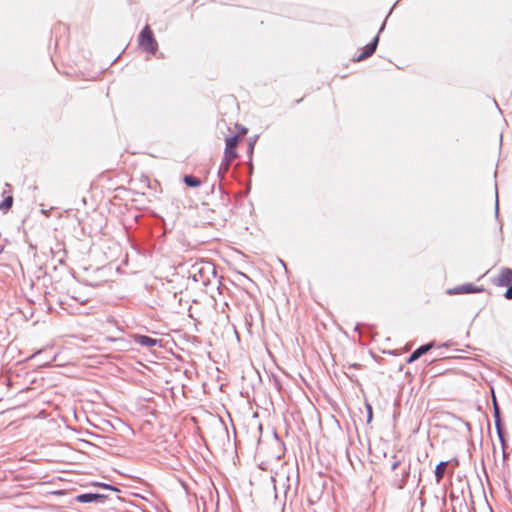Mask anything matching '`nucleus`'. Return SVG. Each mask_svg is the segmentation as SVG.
<instances>
[{
	"mask_svg": "<svg viewBox=\"0 0 512 512\" xmlns=\"http://www.w3.org/2000/svg\"><path fill=\"white\" fill-rule=\"evenodd\" d=\"M238 144V137L231 136L226 138L225 152L224 158L220 164L218 175L223 177V175L229 170L231 163L236 159V146Z\"/></svg>",
	"mask_w": 512,
	"mask_h": 512,
	"instance_id": "nucleus-1",
	"label": "nucleus"
},
{
	"mask_svg": "<svg viewBox=\"0 0 512 512\" xmlns=\"http://www.w3.org/2000/svg\"><path fill=\"white\" fill-rule=\"evenodd\" d=\"M139 46L147 53L155 54L158 49V44L153 36V32L148 25H146L138 37Z\"/></svg>",
	"mask_w": 512,
	"mask_h": 512,
	"instance_id": "nucleus-2",
	"label": "nucleus"
},
{
	"mask_svg": "<svg viewBox=\"0 0 512 512\" xmlns=\"http://www.w3.org/2000/svg\"><path fill=\"white\" fill-rule=\"evenodd\" d=\"M210 275H215V269L209 262H203L193 265V278L204 285L210 282Z\"/></svg>",
	"mask_w": 512,
	"mask_h": 512,
	"instance_id": "nucleus-3",
	"label": "nucleus"
},
{
	"mask_svg": "<svg viewBox=\"0 0 512 512\" xmlns=\"http://www.w3.org/2000/svg\"><path fill=\"white\" fill-rule=\"evenodd\" d=\"M483 290L484 289L482 287L474 286L471 283H465V284L458 285L456 287L448 289L447 294L456 295V294L480 293Z\"/></svg>",
	"mask_w": 512,
	"mask_h": 512,
	"instance_id": "nucleus-4",
	"label": "nucleus"
},
{
	"mask_svg": "<svg viewBox=\"0 0 512 512\" xmlns=\"http://www.w3.org/2000/svg\"><path fill=\"white\" fill-rule=\"evenodd\" d=\"M105 496L99 493H83L75 497V500L80 503H104Z\"/></svg>",
	"mask_w": 512,
	"mask_h": 512,
	"instance_id": "nucleus-5",
	"label": "nucleus"
},
{
	"mask_svg": "<svg viewBox=\"0 0 512 512\" xmlns=\"http://www.w3.org/2000/svg\"><path fill=\"white\" fill-rule=\"evenodd\" d=\"M378 42H379V36L377 35L374 37V39L372 40L371 43H369L368 45L365 46L364 51L359 56H357L354 59V61L360 62V61L370 57L375 52Z\"/></svg>",
	"mask_w": 512,
	"mask_h": 512,
	"instance_id": "nucleus-6",
	"label": "nucleus"
},
{
	"mask_svg": "<svg viewBox=\"0 0 512 512\" xmlns=\"http://www.w3.org/2000/svg\"><path fill=\"white\" fill-rule=\"evenodd\" d=\"M494 418H495V427L497 430V434H498L499 440L502 444V447L504 448L505 447V439H504L502 426H501L499 408L495 401H494Z\"/></svg>",
	"mask_w": 512,
	"mask_h": 512,
	"instance_id": "nucleus-7",
	"label": "nucleus"
},
{
	"mask_svg": "<svg viewBox=\"0 0 512 512\" xmlns=\"http://www.w3.org/2000/svg\"><path fill=\"white\" fill-rule=\"evenodd\" d=\"M433 347V343H428L425 345L420 346L415 351L412 352V354L409 356L407 362L412 363L419 359L422 355L427 353L431 348Z\"/></svg>",
	"mask_w": 512,
	"mask_h": 512,
	"instance_id": "nucleus-8",
	"label": "nucleus"
},
{
	"mask_svg": "<svg viewBox=\"0 0 512 512\" xmlns=\"http://www.w3.org/2000/svg\"><path fill=\"white\" fill-rule=\"evenodd\" d=\"M498 284L500 286H510L512 284V270L504 268L499 274Z\"/></svg>",
	"mask_w": 512,
	"mask_h": 512,
	"instance_id": "nucleus-9",
	"label": "nucleus"
},
{
	"mask_svg": "<svg viewBox=\"0 0 512 512\" xmlns=\"http://www.w3.org/2000/svg\"><path fill=\"white\" fill-rule=\"evenodd\" d=\"M136 342L144 347H153L158 343L157 339L151 338L146 335H138L136 336Z\"/></svg>",
	"mask_w": 512,
	"mask_h": 512,
	"instance_id": "nucleus-10",
	"label": "nucleus"
},
{
	"mask_svg": "<svg viewBox=\"0 0 512 512\" xmlns=\"http://www.w3.org/2000/svg\"><path fill=\"white\" fill-rule=\"evenodd\" d=\"M447 465L448 461H442L436 466L435 478L437 483H440V481L443 479Z\"/></svg>",
	"mask_w": 512,
	"mask_h": 512,
	"instance_id": "nucleus-11",
	"label": "nucleus"
},
{
	"mask_svg": "<svg viewBox=\"0 0 512 512\" xmlns=\"http://www.w3.org/2000/svg\"><path fill=\"white\" fill-rule=\"evenodd\" d=\"M184 182L189 187H198L201 184L200 179H198L192 175H186L184 177Z\"/></svg>",
	"mask_w": 512,
	"mask_h": 512,
	"instance_id": "nucleus-12",
	"label": "nucleus"
},
{
	"mask_svg": "<svg viewBox=\"0 0 512 512\" xmlns=\"http://www.w3.org/2000/svg\"><path fill=\"white\" fill-rule=\"evenodd\" d=\"M12 204L13 198L12 196H8L0 203V210L7 211L12 207Z\"/></svg>",
	"mask_w": 512,
	"mask_h": 512,
	"instance_id": "nucleus-13",
	"label": "nucleus"
},
{
	"mask_svg": "<svg viewBox=\"0 0 512 512\" xmlns=\"http://www.w3.org/2000/svg\"><path fill=\"white\" fill-rule=\"evenodd\" d=\"M505 297L507 299H512V286L511 285L508 286V289L505 292Z\"/></svg>",
	"mask_w": 512,
	"mask_h": 512,
	"instance_id": "nucleus-14",
	"label": "nucleus"
},
{
	"mask_svg": "<svg viewBox=\"0 0 512 512\" xmlns=\"http://www.w3.org/2000/svg\"><path fill=\"white\" fill-rule=\"evenodd\" d=\"M100 486L106 488V489H110V490H113V491H117L116 488L110 486V485H107V484H99Z\"/></svg>",
	"mask_w": 512,
	"mask_h": 512,
	"instance_id": "nucleus-15",
	"label": "nucleus"
},
{
	"mask_svg": "<svg viewBox=\"0 0 512 512\" xmlns=\"http://www.w3.org/2000/svg\"><path fill=\"white\" fill-rule=\"evenodd\" d=\"M495 212L498 214V195L496 194V204H495Z\"/></svg>",
	"mask_w": 512,
	"mask_h": 512,
	"instance_id": "nucleus-16",
	"label": "nucleus"
},
{
	"mask_svg": "<svg viewBox=\"0 0 512 512\" xmlns=\"http://www.w3.org/2000/svg\"><path fill=\"white\" fill-rule=\"evenodd\" d=\"M398 465H399V462H398V461L394 462V463L392 464V470H395V469L398 467Z\"/></svg>",
	"mask_w": 512,
	"mask_h": 512,
	"instance_id": "nucleus-17",
	"label": "nucleus"
},
{
	"mask_svg": "<svg viewBox=\"0 0 512 512\" xmlns=\"http://www.w3.org/2000/svg\"><path fill=\"white\" fill-rule=\"evenodd\" d=\"M253 149H254V143H250V145H249V151H250V153H252V152H253Z\"/></svg>",
	"mask_w": 512,
	"mask_h": 512,
	"instance_id": "nucleus-18",
	"label": "nucleus"
},
{
	"mask_svg": "<svg viewBox=\"0 0 512 512\" xmlns=\"http://www.w3.org/2000/svg\"><path fill=\"white\" fill-rule=\"evenodd\" d=\"M384 27H385V22H384V23L382 24V26L380 27V29H379V33L383 31Z\"/></svg>",
	"mask_w": 512,
	"mask_h": 512,
	"instance_id": "nucleus-19",
	"label": "nucleus"
},
{
	"mask_svg": "<svg viewBox=\"0 0 512 512\" xmlns=\"http://www.w3.org/2000/svg\"><path fill=\"white\" fill-rule=\"evenodd\" d=\"M372 418L371 411L369 412L368 420Z\"/></svg>",
	"mask_w": 512,
	"mask_h": 512,
	"instance_id": "nucleus-20",
	"label": "nucleus"
},
{
	"mask_svg": "<svg viewBox=\"0 0 512 512\" xmlns=\"http://www.w3.org/2000/svg\"><path fill=\"white\" fill-rule=\"evenodd\" d=\"M107 340L114 341V338L108 337Z\"/></svg>",
	"mask_w": 512,
	"mask_h": 512,
	"instance_id": "nucleus-21",
	"label": "nucleus"
}]
</instances>
